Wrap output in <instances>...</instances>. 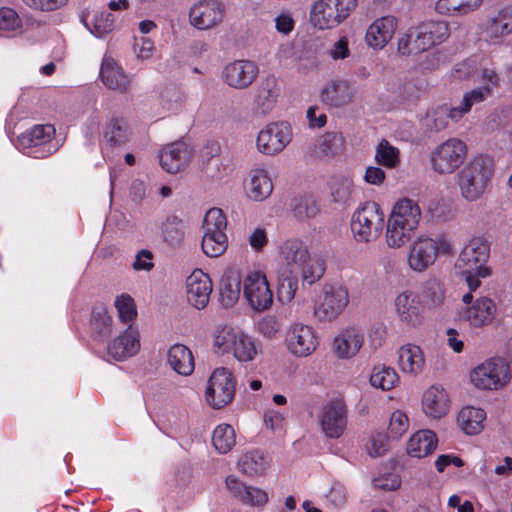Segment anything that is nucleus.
Wrapping results in <instances>:
<instances>
[{"label": "nucleus", "mask_w": 512, "mask_h": 512, "mask_svg": "<svg viewBox=\"0 0 512 512\" xmlns=\"http://www.w3.org/2000/svg\"><path fill=\"white\" fill-rule=\"evenodd\" d=\"M282 254L290 276L283 277L279 282V294L290 301L298 288V278L308 284L318 281L325 272L324 262L320 258H312L306 245L298 240H288L282 246Z\"/></svg>", "instance_id": "1"}, {"label": "nucleus", "mask_w": 512, "mask_h": 512, "mask_svg": "<svg viewBox=\"0 0 512 512\" xmlns=\"http://www.w3.org/2000/svg\"><path fill=\"white\" fill-rule=\"evenodd\" d=\"M490 255V244L482 237H474L462 249L455 267L464 277L470 291L481 285V280L491 274L487 262Z\"/></svg>", "instance_id": "2"}, {"label": "nucleus", "mask_w": 512, "mask_h": 512, "mask_svg": "<svg viewBox=\"0 0 512 512\" xmlns=\"http://www.w3.org/2000/svg\"><path fill=\"white\" fill-rule=\"evenodd\" d=\"M493 175L492 160L477 157L466 164L458 174V186L461 195L467 201H476L485 193Z\"/></svg>", "instance_id": "3"}, {"label": "nucleus", "mask_w": 512, "mask_h": 512, "mask_svg": "<svg viewBox=\"0 0 512 512\" xmlns=\"http://www.w3.org/2000/svg\"><path fill=\"white\" fill-rule=\"evenodd\" d=\"M358 0H317L311 7L310 20L319 29H332L346 20Z\"/></svg>", "instance_id": "4"}, {"label": "nucleus", "mask_w": 512, "mask_h": 512, "mask_svg": "<svg viewBox=\"0 0 512 512\" xmlns=\"http://www.w3.org/2000/svg\"><path fill=\"white\" fill-rule=\"evenodd\" d=\"M384 225V215L379 204L374 201L366 202L357 209L351 220V230L358 242H370L376 239Z\"/></svg>", "instance_id": "5"}, {"label": "nucleus", "mask_w": 512, "mask_h": 512, "mask_svg": "<svg viewBox=\"0 0 512 512\" xmlns=\"http://www.w3.org/2000/svg\"><path fill=\"white\" fill-rule=\"evenodd\" d=\"M466 154V144L457 138H450L431 153L432 168L439 174L453 173L464 162Z\"/></svg>", "instance_id": "6"}, {"label": "nucleus", "mask_w": 512, "mask_h": 512, "mask_svg": "<svg viewBox=\"0 0 512 512\" xmlns=\"http://www.w3.org/2000/svg\"><path fill=\"white\" fill-rule=\"evenodd\" d=\"M349 293L341 285H325L314 308V316L319 321L336 319L347 307Z\"/></svg>", "instance_id": "7"}, {"label": "nucleus", "mask_w": 512, "mask_h": 512, "mask_svg": "<svg viewBox=\"0 0 512 512\" xmlns=\"http://www.w3.org/2000/svg\"><path fill=\"white\" fill-rule=\"evenodd\" d=\"M235 395V382L232 373L226 368L214 370L206 388L207 403L214 409L229 404Z\"/></svg>", "instance_id": "8"}, {"label": "nucleus", "mask_w": 512, "mask_h": 512, "mask_svg": "<svg viewBox=\"0 0 512 512\" xmlns=\"http://www.w3.org/2000/svg\"><path fill=\"white\" fill-rule=\"evenodd\" d=\"M292 131L287 122L269 123L257 137V149L265 155H276L291 142Z\"/></svg>", "instance_id": "9"}, {"label": "nucleus", "mask_w": 512, "mask_h": 512, "mask_svg": "<svg viewBox=\"0 0 512 512\" xmlns=\"http://www.w3.org/2000/svg\"><path fill=\"white\" fill-rule=\"evenodd\" d=\"M509 379L508 368L501 359L488 360L471 372L472 383L485 390L498 389Z\"/></svg>", "instance_id": "10"}, {"label": "nucleus", "mask_w": 512, "mask_h": 512, "mask_svg": "<svg viewBox=\"0 0 512 512\" xmlns=\"http://www.w3.org/2000/svg\"><path fill=\"white\" fill-rule=\"evenodd\" d=\"M225 5L218 0H199L190 8L189 21L199 30L219 25L225 15Z\"/></svg>", "instance_id": "11"}, {"label": "nucleus", "mask_w": 512, "mask_h": 512, "mask_svg": "<svg viewBox=\"0 0 512 512\" xmlns=\"http://www.w3.org/2000/svg\"><path fill=\"white\" fill-rule=\"evenodd\" d=\"M259 73L258 66L251 60H234L222 70L221 78L229 87L243 90L252 85Z\"/></svg>", "instance_id": "12"}, {"label": "nucleus", "mask_w": 512, "mask_h": 512, "mask_svg": "<svg viewBox=\"0 0 512 512\" xmlns=\"http://www.w3.org/2000/svg\"><path fill=\"white\" fill-rule=\"evenodd\" d=\"M243 293L252 308L258 311L269 308L273 302V294L267 279L260 272L247 275L244 280Z\"/></svg>", "instance_id": "13"}, {"label": "nucleus", "mask_w": 512, "mask_h": 512, "mask_svg": "<svg viewBox=\"0 0 512 512\" xmlns=\"http://www.w3.org/2000/svg\"><path fill=\"white\" fill-rule=\"evenodd\" d=\"M321 429L326 437L338 439L347 426V409L343 401L333 400L322 411L320 417Z\"/></svg>", "instance_id": "14"}, {"label": "nucleus", "mask_w": 512, "mask_h": 512, "mask_svg": "<svg viewBox=\"0 0 512 512\" xmlns=\"http://www.w3.org/2000/svg\"><path fill=\"white\" fill-rule=\"evenodd\" d=\"M288 350L298 356L306 357L315 351L318 341L313 328L309 325L293 324L286 334Z\"/></svg>", "instance_id": "15"}, {"label": "nucleus", "mask_w": 512, "mask_h": 512, "mask_svg": "<svg viewBox=\"0 0 512 512\" xmlns=\"http://www.w3.org/2000/svg\"><path fill=\"white\" fill-rule=\"evenodd\" d=\"M187 300L196 309L207 306L212 292L210 277L200 269L194 270L186 280Z\"/></svg>", "instance_id": "16"}, {"label": "nucleus", "mask_w": 512, "mask_h": 512, "mask_svg": "<svg viewBox=\"0 0 512 512\" xmlns=\"http://www.w3.org/2000/svg\"><path fill=\"white\" fill-rule=\"evenodd\" d=\"M439 253L438 242L431 238H420L414 242L408 257L412 270L422 272L432 265Z\"/></svg>", "instance_id": "17"}, {"label": "nucleus", "mask_w": 512, "mask_h": 512, "mask_svg": "<svg viewBox=\"0 0 512 512\" xmlns=\"http://www.w3.org/2000/svg\"><path fill=\"white\" fill-rule=\"evenodd\" d=\"M192 151L182 141H177L165 146L159 154V161L164 170L168 173H178L191 160Z\"/></svg>", "instance_id": "18"}, {"label": "nucleus", "mask_w": 512, "mask_h": 512, "mask_svg": "<svg viewBox=\"0 0 512 512\" xmlns=\"http://www.w3.org/2000/svg\"><path fill=\"white\" fill-rule=\"evenodd\" d=\"M496 306L494 302L487 298L477 299L471 306L466 307L459 313L460 321L467 322L473 327H482L488 325L494 319Z\"/></svg>", "instance_id": "19"}, {"label": "nucleus", "mask_w": 512, "mask_h": 512, "mask_svg": "<svg viewBox=\"0 0 512 512\" xmlns=\"http://www.w3.org/2000/svg\"><path fill=\"white\" fill-rule=\"evenodd\" d=\"M100 78L108 89L120 93H126L131 84V77L111 57H104L100 69Z\"/></svg>", "instance_id": "20"}, {"label": "nucleus", "mask_w": 512, "mask_h": 512, "mask_svg": "<svg viewBox=\"0 0 512 512\" xmlns=\"http://www.w3.org/2000/svg\"><path fill=\"white\" fill-rule=\"evenodd\" d=\"M225 484L232 496L243 504L261 506L268 501V495L264 490L247 486L233 475L226 477Z\"/></svg>", "instance_id": "21"}, {"label": "nucleus", "mask_w": 512, "mask_h": 512, "mask_svg": "<svg viewBox=\"0 0 512 512\" xmlns=\"http://www.w3.org/2000/svg\"><path fill=\"white\" fill-rule=\"evenodd\" d=\"M396 28L397 20L394 16L376 19L367 29L366 43L370 47L381 49L392 39Z\"/></svg>", "instance_id": "22"}, {"label": "nucleus", "mask_w": 512, "mask_h": 512, "mask_svg": "<svg viewBox=\"0 0 512 512\" xmlns=\"http://www.w3.org/2000/svg\"><path fill=\"white\" fill-rule=\"evenodd\" d=\"M140 348L138 333L131 326L117 338H115L107 347V353L116 361H122L135 355Z\"/></svg>", "instance_id": "23"}, {"label": "nucleus", "mask_w": 512, "mask_h": 512, "mask_svg": "<svg viewBox=\"0 0 512 512\" xmlns=\"http://www.w3.org/2000/svg\"><path fill=\"white\" fill-rule=\"evenodd\" d=\"M364 343V334L355 327L344 330L334 339L333 349L337 356L342 359H348L355 356Z\"/></svg>", "instance_id": "24"}, {"label": "nucleus", "mask_w": 512, "mask_h": 512, "mask_svg": "<svg viewBox=\"0 0 512 512\" xmlns=\"http://www.w3.org/2000/svg\"><path fill=\"white\" fill-rule=\"evenodd\" d=\"M279 96V88L274 77H267L257 87L254 100V112L259 115L268 114L275 106Z\"/></svg>", "instance_id": "25"}, {"label": "nucleus", "mask_w": 512, "mask_h": 512, "mask_svg": "<svg viewBox=\"0 0 512 512\" xmlns=\"http://www.w3.org/2000/svg\"><path fill=\"white\" fill-rule=\"evenodd\" d=\"M415 30L426 50L443 42L449 36L448 24L444 21H425L415 27Z\"/></svg>", "instance_id": "26"}, {"label": "nucleus", "mask_w": 512, "mask_h": 512, "mask_svg": "<svg viewBox=\"0 0 512 512\" xmlns=\"http://www.w3.org/2000/svg\"><path fill=\"white\" fill-rule=\"evenodd\" d=\"M423 410L429 417L438 419L448 412V395L438 386H431L423 395Z\"/></svg>", "instance_id": "27"}, {"label": "nucleus", "mask_w": 512, "mask_h": 512, "mask_svg": "<svg viewBox=\"0 0 512 512\" xmlns=\"http://www.w3.org/2000/svg\"><path fill=\"white\" fill-rule=\"evenodd\" d=\"M321 101L332 107H341L351 101L352 94L349 83L345 80H334L321 91Z\"/></svg>", "instance_id": "28"}, {"label": "nucleus", "mask_w": 512, "mask_h": 512, "mask_svg": "<svg viewBox=\"0 0 512 512\" xmlns=\"http://www.w3.org/2000/svg\"><path fill=\"white\" fill-rule=\"evenodd\" d=\"M421 218V209L417 202L404 198L393 207L389 219L406 226L417 227Z\"/></svg>", "instance_id": "29"}, {"label": "nucleus", "mask_w": 512, "mask_h": 512, "mask_svg": "<svg viewBox=\"0 0 512 512\" xmlns=\"http://www.w3.org/2000/svg\"><path fill=\"white\" fill-rule=\"evenodd\" d=\"M167 361L178 374L188 376L194 370L192 352L183 344H175L168 350Z\"/></svg>", "instance_id": "30"}, {"label": "nucleus", "mask_w": 512, "mask_h": 512, "mask_svg": "<svg viewBox=\"0 0 512 512\" xmlns=\"http://www.w3.org/2000/svg\"><path fill=\"white\" fill-rule=\"evenodd\" d=\"M437 446V438L431 430H420L408 441L407 452L412 457L421 458L432 453Z\"/></svg>", "instance_id": "31"}, {"label": "nucleus", "mask_w": 512, "mask_h": 512, "mask_svg": "<svg viewBox=\"0 0 512 512\" xmlns=\"http://www.w3.org/2000/svg\"><path fill=\"white\" fill-rule=\"evenodd\" d=\"M396 312L403 322L410 325H417L421 321L419 303L412 296V293L405 291L395 299Z\"/></svg>", "instance_id": "32"}, {"label": "nucleus", "mask_w": 512, "mask_h": 512, "mask_svg": "<svg viewBox=\"0 0 512 512\" xmlns=\"http://www.w3.org/2000/svg\"><path fill=\"white\" fill-rule=\"evenodd\" d=\"M241 293V277L238 272L225 273L220 281V299L224 307L229 308L236 304Z\"/></svg>", "instance_id": "33"}, {"label": "nucleus", "mask_w": 512, "mask_h": 512, "mask_svg": "<svg viewBox=\"0 0 512 512\" xmlns=\"http://www.w3.org/2000/svg\"><path fill=\"white\" fill-rule=\"evenodd\" d=\"M273 191V184L266 171L257 169L251 171L247 194L254 201H263Z\"/></svg>", "instance_id": "34"}, {"label": "nucleus", "mask_w": 512, "mask_h": 512, "mask_svg": "<svg viewBox=\"0 0 512 512\" xmlns=\"http://www.w3.org/2000/svg\"><path fill=\"white\" fill-rule=\"evenodd\" d=\"M461 117V111L457 107L441 105L427 114L424 124L430 131L438 132L448 126L449 119L458 120Z\"/></svg>", "instance_id": "35"}, {"label": "nucleus", "mask_w": 512, "mask_h": 512, "mask_svg": "<svg viewBox=\"0 0 512 512\" xmlns=\"http://www.w3.org/2000/svg\"><path fill=\"white\" fill-rule=\"evenodd\" d=\"M398 363L402 371L418 374L424 366V357L420 347L416 345L402 346L398 351Z\"/></svg>", "instance_id": "36"}, {"label": "nucleus", "mask_w": 512, "mask_h": 512, "mask_svg": "<svg viewBox=\"0 0 512 512\" xmlns=\"http://www.w3.org/2000/svg\"><path fill=\"white\" fill-rule=\"evenodd\" d=\"M486 413L476 407L463 408L458 415V423L462 430L469 435L478 434L483 429Z\"/></svg>", "instance_id": "37"}, {"label": "nucleus", "mask_w": 512, "mask_h": 512, "mask_svg": "<svg viewBox=\"0 0 512 512\" xmlns=\"http://www.w3.org/2000/svg\"><path fill=\"white\" fill-rule=\"evenodd\" d=\"M241 472L248 476L261 475L268 467V457L260 451H250L244 454L239 462Z\"/></svg>", "instance_id": "38"}, {"label": "nucleus", "mask_w": 512, "mask_h": 512, "mask_svg": "<svg viewBox=\"0 0 512 512\" xmlns=\"http://www.w3.org/2000/svg\"><path fill=\"white\" fill-rule=\"evenodd\" d=\"M416 228L402 225L399 222L388 219L386 228V242L390 248H400L411 239V234Z\"/></svg>", "instance_id": "39"}, {"label": "nucleus", "mask_w": 512, "mask_h": 512, "mask_svg": "<svg viewBox=\"0 0 512 512\" xmlns=\"http://www.w3.org/2000/svg\"><path fill=\"white\" fill-rule=\"evenodd\" d=\"M421 302L428 308L441 305L445 299V291L442 283L436 278H430L424 282L421 294Z\"/></svg>", "instance_id": "40"}, {"label": "nucleus", "mask_w": 512, "mask_h": 512, "mask_svg": "<svg viewBox=\"0 0 512 512\" xmlns=\"http://www.w3.org/2000/svg\"><path fill=\"white\" fill-rule=\"evenodd\" d=\"M129 127L122 117H112L105 128L104 138L112 145H123L129 140Z\"/></svg>", "instance_id": "41"}, {"label": "nucleus", "mask_w": 512, "mask_h": 512, "mask_svg": "<svg viewBox=\"0 0 512 512\" xmlns=\"http://www.w3.org/2000/svg\"><path fill=\"white\" fill-rule=\"evenodd\" d=\"M316 148L323 156H335L344 150V138L339 132H327L317 140Z\"/></svg>", "instance_id": "42"}, {"label": "nucleus", "mask_w": 512, "mask_h": 512, "mask_svg": "<svg viewBox=\"0 0 512 512\" xmlns=\"http://www.w3.org/2000/svg\"><path fill=\"white\" fill-rule=\"evenodd\" d=\"M235 432L231 425L221 424L217 426L212 435V443L215 449L221 453L226 454L235 445Z\"/></svg>", "instance_id": "43"}, {"label": "nucleus", "mask_w": 512, "mask_h": 512, "mask_svg": "<svg viewBox=\"0 0 512 512\" xmlns=\"http://www.w3.org/2000/svg\"><path fill=\"white\" fill-rule=\"evenodd\" d=\"M375 160L377 164L386 168H395L400 163L399 149L392 146L388 140L382 139L376 147Z\"/></svg>", "instance_id": "44"}, {"label": "nucleus", "mask_w": 512, "mask_h": 512, "mask_svg": "<svg viewBox=\"0 0 512 512\" xmlns=\"http://www.w3.org/2000/svg\"><path fill=\"white\" fill-rule=\"evenodd\" d=\"M227 236L225 233L204 232L202 250L209 257H219L227 249Z\"/></svg>", "instance_id": "45"}, {"label": "nucleus", "mask_w": 512, "mask_h": 512, "mask_svg": "<svg viewBox=\"0 0 512 512\" xmlns=\"http://www.w3.org/2000/svg\"><path fill=\"white\" fill-rule=\"evenodd\" d=\"M240 332L231 326H219L215 331L214 346L222 353H229Z\"/></svg>", "instance_id": "46"}, {"label": "nucleus", "mask_w": 512, "mask_h": 512, "mask_svg": "<svg viewBox=\"0 0 512 512\" xmlns=\"http://www.w3.org/2000/svg\"><path fill=\"white\" fill-rule=\"evenodd\" d=\"M398 381V375L391 367H375L370 376V383L373 387L382 390L392 389Z\"/></svg>", "instance_id": "47"}, {"label": "nucleus", "mask_w": 512, "mask_h": 512, "mask_svg": "<svg viewBox=\"0 0 512 512\" xmlns=\"http://www.w3.org/2000/svg\"><path fill=\"white\" fill-rule=\"evenodd\" d=\"M230 352H232L234 357L241 362L251 361L257 354L254 342L243 332H240L239 337H237Z\"/></svg>", "instance_id": "48"}, {"label": "nucleus", "mask_w": 512, "mask_h": 512, "mask_svg": "<svg viewBox=\"0 0 512 512\" xmlns=\"http://www.w3.org/2000/svg\"><path fill=\"white\" fill-rule=\"evenodd\" d=\"M54 133L55 129L52 125H36L21 136V142L28 146H37L48 142Z\"/></svg>", "instance_id": "49"}, {"label": "nucleus", "mask_w": 512, "mask_h": 512, "mask_svg": "<svg viewBox=\"0 0 512 512\" xmlns=\"http://www.w3.org/2000/svg\"><path fill=\"white\" fill-rule=\"evenodd\" d=\"M183 222L176 216H170L162 226L164 240L172 246L179 244L184 236Z\"/></svg>", "instance_id": "50"}, {"label": "nucleus", "mask_w": 512, "mask_h": 512, "mask_svg": "<svg viewBox=\"0 0 512 512\" xmlns=\"http://www.w3.org/2000/svg\"><path fill=\"white\" fill-rule=\"evenodd\" d=\"M398 51L402 55L419 54L426 51L415 28L409 29L408 33L399 39Z\"/></svg>", "instance_id": "51"}, {"label": "nucleus", "mask_w": 512, "mask_h": 512, "mask_svg": "<svg viewBox=\"0 0 512 512\" xmlns=\"http://www.w3.org/2000/svg\"><path fill=\"white\" fill-rule=\"evenodd\" d=\"M226 227V217L221 209L212 208L206 213L203 221L204 232L225 233Z\"/></svg>", "instance_id": "52"}, {"label": "nucleus", "mask_w": 512, "mask_h": 512, "mask_svg": "<svg viewBox=\"0 0 512 512\" xmlns=\"http://www.w3.org/2000/svg\"><path fill=\"white\" fill-rule=\"evenodd\" d=\"M115 307L122 322L128 323L137 316L136 305L128 294H122L116 298Z\"/></svg>", "instance_id": "53"}, {"label": "nucleus", "mask_w": 512, "mask_h": 512, "mask_svg": "<svg viewBox=\"0 0 512 512\" xmlns=\"http://www.w3.org/2000/svg\"><path fill=\"white\" fill-rule=\"evenodd\" d=\"M319 210L318 202L312 197L297 199L293 207L294 216L301 220L315 217Z\"/></svg>", "instance_id": "54"}, {"label": "nucleus", "mask_w": 512, "mask_h": 512, "mask_svg": "<svg viewBox=\"0 0 512 512\" xmlns=\"http://www.w3.org/2000/svg\"><path fill=\"white\" fill-rule=\"evenodd\" d=\"M353 183L345 177L337 178L331 184V195L335 202L345 203L352 193Z\"/></svg>", "instance_id": "55"}, {"label": "nucleus", "mask_w": 512, "mask_h": 512, "mask_svg": "<svg viewBox=\"0 0 512 512\" xmlns=\"http://www.w3.org/2000/svg\"><path fill=\"white\" fill-rule=\"evenodd\" d=\"M491 93V89L489 87H481L474 89L470 92H467L463 96V100L460 106L457 107L458 110L461 111V115L463 116L465 113L469 112L471 107L485 100V98Z\"/></svg>", "instance_id": "56"}, {"label": "nucleus", "mask_w": 512, "mask_h": 512, "mask_svg": "<svg viewBox=\"0 0 512 512\" xmlns=\"http://www.w3.org/2000/svg\"><path fill=\"white\" fill-rule=\"evenodd\" d=\"M409 427L408 417L401 411L397 410L392 413L388 427L389 437L397 439L401 437Z\"/></svg>", "instance_id": "57"}, {"label": "nucleus", "mask_w": 512, "mask_h": 512, "mask_svg": "<svg viewBox=\"0 0 512 512\" xmlns=\"http://www.w3.org/2000/svg\"><path fill=\"white\" fill-rule=\"evenodd\" d=\"M484 33L490 39H498L504 35L510 34L507 23H503L499 14L489 18L485 25Z\"/></svg>", "instance_id": "58"}, {"label": "nucleus", "mask_w": 512, "mask_h": 512, "mask_svg": "<svg viewBox=\"0 0 512 512\" xmlns=\"http://www.w3.org/2000/svg\"><path fill=\"white\" fill-rule=\"evenodd\" d=\"M20 23L19 16L13 9H0V32L14 31L20 27Z\"/></svg>", "instance_id": "59"}, {"label": "nucleus", "mask_w": 512, "mask_h": 512, "mask_svg": "<svg viewBox=\"0 0 512 512\" xmlns=\"http://www.w3.org/2000/svg\"><path fill=\"white\" fill-rule=\"evenodd\" d=\"M112 319L104 312L93 313L91 325L95 333L101 337H107L111 333Z\"/></svg>", "instance_id": "60"}, {"label": "nucleus", "mask_w": 512, "mask_h": 512, "mask_svg": "<svg viewBox=\"0 0 512 512\" xmlns=\"http://www.w3.org/2000/svg\"><path fill=\"white\" fill-rule=\"evenodd\" d=\"M114 25V17L111 13H101L97 16L94 21V31L97 37H103L105 34L110 32Z\"/></svg>", "instance_id": "61"}, {"label": "nucleus", "mask_w": 512, "mask_h": 512, "mask_svg": "<svg viewBox=\"0 0 512 512\" xmlns=\"http://www.w3.org/2000/svg\"><path fill=\"white\" fill-rule=\"evenodd\" d=\"M435 10L440 14H447L451 11H459L461 13H468L473 8L468 3H456L451 0H438L435 5Z\"/></svg>", "instance_id": "62"}, {"label": "nucleus", "mask_w": 512, "mask_h": 512, "mask_svg": "<svg viewBox=\"0 0 512 512\" xmlns=\"http://www.w3.org/2000/svg\"><path fill=\"white\" fill-rule=\"evenodd\" d=\"M258 329L263 336L273 338L280 330V323L276 317L268 315L259 321Z\"/></svg>", "instance_id": "63"}, {"label": "nucleus", "mask_w": 512, "mask_h": 512, "mask_svg": "<svg viewBox=\"0 0 512 512\" xmlns=\"http://www.w3.org/2000/svg\"><path fill=\"white\" fill-rule=\"evenodd\" d=\"M152 260L153 253L150 250L142 249L136 254L132 267L136 271L149 272L154 267Z\"/></svg>", "instance_id": "64"}]
</instances>
